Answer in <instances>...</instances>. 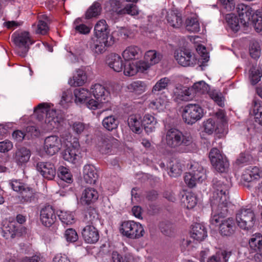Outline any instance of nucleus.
Wrapping results in <instances>:
<instances>
[{"label":"nucleus","instance_id":"nucleus-1","mask_svg":"<svg viewBox=\"0 0 262 262\" xmlns=\"http://www.w3.org/2000/svg\"><path fill=\"white\" fill-rule=\"evenodd\" d=\"M212 186L213 190L210 202L212 208L211 222L214 224L219 222L220 219L228 213L229 190L231 185L227 180L224 182L214 178L212 181Z\"/></svg>","mask_w":262,"mask_h":262},{"label":"nucleus","instance_id":"nucleus-2","mask_svg":"<svg viewBox=\"0 0 262 262\" xmlns=\"http://www.w3.org/2000/svg\"><path fill=\"white\" fill-rule=\"evenodd\" d=\"M94 38H92L93 43L90 47L93 52L99 54L104 53L106 48L113 46L115 42V38L110 34V29L106 21L101 19L97 21L94 27Z\"/></svg>","mask_w":262,"mask_h":262},{"label":"nucleus","instance_id":"nucleus-3","mask_svg":"<svg viewBox=\"0 0 262 262\" xmlns=\"http://www.w3.org/2000/svg\"><path fill=\"white\" fill-rule=\"evenodd\" d=\"M187 166L191 170L186 172L184 177V182L188 187L193 188L196 182H202L206 179V170L198 162H190L187 163Z\"/></svg>","mask_w":262,"mask_h":262},{"label":"nucleus","instance_id":"nucleus-4","mask_svg":"<svg viewBox=\"0 0 262 262\" xmlns=\"http://www.w3.org/2000/svg\"><path fill=\"white\" fill-rule=\"evenodd\" d=\"M120 233L130 239H138L143 236L145 231L142 225L134 221H124L119 227Z\"/></svg>","mask_w":262,"mask_h":262},{"label":"nucleus","instance_id":"nucleus-5","mask_svg":"<svg viewBox=\"0 0 262 262\" xmlns=\"http://www.w3.org/2000/svg\"><path fill=\"white\" fill-rule=\"evenodd\" d=\"M97 146L101 154L113 155L119 146V141L112 136L100 133L97 136Z\"/></svg>","mask_w":262,"mask_h":262},{"label":"nucleus","instance_id":"nucleus-6","mask_svg":"<svg viewBox=\"0 0 262 262\" xmlns=\"http://www.w3.org/2000/svg\"><path fill=\"white\" fill-rule=\"evenodd\" d=\"M236 221L242 229L249 230L253 227L256 221L255 215L251 208H242L236 214Z\"/></svg>","mask_w":262,"mask_h":262},{"label":"nucleus","instance_id":"nucleus-7","mask_svg":"<svg viewBox=\"0 0 262 262\" xmlns=\"http://www.w3.org/2000/svg\"><path fill=\"white\" fill-rule=\"evenodd\" d=\"M204 115V110L199 105L188 104L184 107L182 116L186 123L192 125L200 120Z\"/></svg>","mask_w":262,"mask_h":262},{"label":"nucleus","instance_id":"nucleus-8","mask_svg":"<svg viewBox=\"0 0 262 262\" xmlns=\"http://www.w3.org/2000/svg\"><path fill=\"white\" fill-rule=\"evenodd\" d=\"M211 163L215 170L221 173L226 172L229 168V162L226 156L217 148H213L209 154Z\"/></svg>","mask_w":262,"mask_h":262},{"label":"nucleus","instance_id":"nucleus-9","mask_svg":"<svg viewBox=\"0 0 262 262\" xmlns=\"http://www.w3.org/2000/svg\"><path fill=\"white\" fill-rule=\"evenodd\" d=\"M28 229L23 225L15 223L14 221H9L3 226V236L6 238H11L25 236L28 233Z\"/></svg>","mask_w":262,"mask_h":262},{"label":"nucleus","instance_id":"nucleus-10","mask_svg":"<svg viewBox=\"0 0 262 262\" xmlns=\"http://www.w3.org/2000/svg\"><path fill=\"white\" fill-rule=\"evenodd\" d=\"M11 39L14 43L19 48H24V49L19 54V56L24 57L28 52L30 47L27 44L29 42L30 45H32L34 41L32 40L28 31H23L20 33H14L11 36Z\"/></svg>","mask_w":262,"mask_h":262},{"label":"nucleus","instance_id":"nucleus-11","mask_svg":"<svg viewBox=\"0 0 262 262\" xmlns=\"http://www.w3.org/2000/svg\"><path fill=\"white\" fill-rule=\"evenodd\" d=\"M227 213L224 216L220 219V221L216 223H212L211 222L212 216L210 219V222L211 224L216 225L218 223L219 225V233L222 236L225 237L231 236L235 232L236 226L235 225V221L232 217H228L224 219Z\"/></svg>","mask_w":262,"mask_h":262},{"label":"nucleus","instance_id":"nucleus-12","mask_svg":"<svg viewBox=\"0 0 262 262\" xmlns=\"http://www.w3.org/2000/svg\"><path fill=\"white\" fill-rule=\"evenodd\" d=\"M151 66L147 62L143 60H135L129 62L126 65V69L124 71V74L127 76H133L138 73L146 74L148 73Z\"/></svg>","mask_w":262,"mask_h":262},{"label":"nucleus","instance_id":"nucleus-13","mask_svg":"<svg viewBox=\"0 0 262 262\" xmlns=\"http://www.w3.org/2000/svg\"><path fill=\"white\" fill-rule=\"evenodd\" d=\"M35 168L39 173L49 181L54 179L56 175V168L54 163L51 162L37 161L35 162Z\"/></svg>","mask_w":262,"mask_h":262},{"label":"nucleus","instance_id":"nucleus-14","mask_svg":"<svg viewBox=\"0 0 262 262\" xmlns=\"http://www.w3.org/2000/svg\"><path fill=\"white\" fill-rule=\"evenodd\" d=\"M80 147L77 139H75L72 143L67 144L61 153L62 157L66 161L75 163L77 160V157L80 153Z\"/></svg>","mask_w":262,"mask_h":262},{"label":"nucleus","instance_id":"nucleus-15","mask_svg":"<svg viewBox=\"0 0 262 262\" xmlns=\"http://www.w3.org/2000/svg\"><path fill=\"white\" fill-rule=\"evenodd\" d=\"M181 66H193L195 64L196 58L190 49L191 44L181 38Z\"/></svg>","mask_w":262,"mask_h":262},{"label":"nucleus","instance_id":"nucleus-16","mask_svg":"<svg viewBox=\"0 0 262 262\" xmlns=\"http://www.w3.org/2000/svg\"><path fill=\"white\" fill-rule=\"evenodd\" d=\"M167 130L165 136L166 145L171 148L180 146V130L175 126H165Z\"/></svg>","mask_w":262,"mask_h":262},{"label":"nucleus","instance_id":"nucleus-17","mask_svg":"<svg viewBox=\"0 0 262 262\" xmlns=\"http://www.w3.org/2000/svg\"><path fill=\"white\" fill-rule=\"evenodd\" d=\"M250 250L255 253L254 259L256 262H262V235L256 233L252 235L249 240Z\"/></svg>","mask_w":262,"mask_h":262},{"label":"nucleus","instance_id":"nucleus-18","mask_svg":"<svg viewBox=\"0 0 262 262\" xmlns=\"http://www.w3.org/2000/svg\"><path fill=\"white\" fill-rule=\"evenodd\" d=\"M44 150L49 156H53L62 147L61 140L57 136L53 135L46 138L44 142Z\"/></svg>","mask_w":262,"mask_h":262},{"label":"nucleus","instance_id":"nucleus-19","mask_svg":"<svg viewBox=\"0 0 262 262\" xmlns=\"http://www.w3.org/2000/svg\"><path fill=\"white\" fill-rule=\"evenodd\" d=\"M56 213L51 205H48L40 211V220L42 224L47 227H51L56 221Z\"/></svg>","mask_w":262,"mask_h":262},{"label":"nucleus","instance_id":"nucleus-20","mask_svg":"<svg viewBox=\"0 0 262 262\" xmlns=\"http://www.w3.org/2000/svg\"><path fill=\"white\" fill-rule=\"evenodd\" d=\"M106 64L114 71L120 72L126 69V61H123L121 57L118 54L112 53L106 56Z\"/></svg>","mask_w":262,"mask_h":262},{"label":"nucleus","instance_id":"nucleus-21","mask_svg":"<svg viewBox=\"0 0 262 262\" xmlns=\"http://www.w3.org/2000/svg\"><path fill=\"white\" fill-rule=\"evenodd\" d=\"M236 10L238 14L241 24L244 27H247L250 23L254 10L248 5L244 4H238L236 7Z\"/></svg>","mask_w":262,"mask_h":262},{"label":"nucleus","instance_id":"nucleus-22","mask_svg":"<svg viewBox=\"0 0 262 262\" xmlns=\"http://www.w3.org/2000/svg\"><path fill=\"white\" fill-rule=\"evenodd\" d=\"M82 237L88 244H95L99 239V232L93 225H86L81 231Z\"/></svg>","mask_w":262,"mask_h":262},{"label":"nucleus","instance_id":"nucleus-23","mask_svg":"<svg viewBox=\"0 0 262 262\" xmlns=\"http://www.w3.org/2000/svg\"><path fill=\"white\" fill-rule=\"evenodd\" d=\"M190 235L194 239L203 241L207 236V229L202 223H194L191 226Z\"/></svg>","mask_w":262,"mask_h":262},{"label":"nucleus","instance_id":"nucleus-24","mask_svg":"<svg viewBox=\"0 0 262 262\" xmlns=\"http://www.w3.org/2000/svg\"><path fill=\"white\" fill-rule=\"evenodd\" d=\"M142 55L141 49L137 46L128 47L122 53L123 58L126 61V64L133 60L139 59Z\"/></svg>","mask_w":262,"mask_h":262},{"label":"nucleus","instance_id":"nucleus-25","mask_svg":"<svg viewBox=\"0 0 262 262\" xmlns=\"http://www.w3.org/2000/svg\"><path fill=\"white\" fill-rule=\"evenodd\" d=\"M18 196L23 203L35 202L38 199V192L28 184Z\"/></svg>","mask_w":262,"mask_h":262},{"label":"nucleus","instance_id":"nucleus-26","mask_svg":"<svg viewBox=\"0 0 262 262\" xmlns=\"http://www.w3.org/2000/svg\"><path fill=\"white\" fill-rule=\"evenodd\" d=\"M98 197V192L95 189L86 188L82 193L80 201L83 205H90L96 202Z\"/></svg>","mask_w":262,"mask_h":262},{"label":"nucleus","instance_id":"nucleus-27","mask_svg":"<svg viewBox=\"0 0 262 262\" xmlns=\"http://www.w3.org/2000/svg\"><path fill=\"white\" fill-rule=\"evenodd\" d=\"M196 149V144L190 134L181 133V152H193Z\"/></svg>","mask_w":262,"mask_h":262},{"label":"nucleus","instance_id":"nucleus-28","mask_svg":"<svg viewBox=\"0 0 262 262\" xmlns=\"http://www.w3.org/2000/svg\"><path fill=\"white\" fill-rule=\"evenodd\" d=\"M83 177L85 183L94 184L98 180L99 175L95 167L88 164L83 167Z\"/></svg>","mask_w":262,"mask_h":262},{"label":"nucleus","instance_id":"nucleus-29","mask_svg":"<svg viewBox=\"0 0 262 262\" xmlns=\"http://www.w3.org/2000/svg\"><path fill=\"white\" fill-rule=\"evenodd\" d=\"M92 93L94 98L101 103L108 101L107 97L110 93L105 87L101 84L97 83L92 88Z\"/></svg>","mask_w":262,"mask_h":262},{"label":"nucleus","instance_id":"nucleus-30","mask_svg":"<svg viewBox=\"0 0 262 262\" xmlns=\"http://www.w3.org/2000/svg\"><path fill=\"white\" fill-rule=\"evenodd\" d=\"M31 156V151L25 147L18 148L13 156L14 160L18 165L21 166L28 162Z\"/></svg>","mask_w":262,"mask_h":262},{"label":"nucleus","instance_id":"nucleus-31","mask_svg":"<svg viewBox=\"0 0 262 262\" xmlns=\"http://www.w3.org/2000/svg\"><path fill=\"white\" fill-rule=\"evenodd\" d=\"M142 117L140 114L130 115L128 119V125L133 132L141 134L143 131Z\"/></svg>","mask_w":262,"mask_h":262},{"label":"nucleus","instance_id":"nucleus-32","mask_svg":"<svg viewBox=\"0 0 262 262\" xmlns=\"http://www.w3.org/2000/svg\"><path fill=\"white\" fill-rule=\"evenodd\" d=\"M142 127L147 134L153 132L155 129L157 123L156 119L152 115L147 114L142 117Z\"/></svg>","mask_w":262,"mask_h":262},{"label":"nucleus","instance_id":"nucleus-33","mask_svg":"<svg viewBox=\"0 0 262 262\" xmlns=\"http://www.w3.org/2000/svg\"><path fill=\"white\" fill-rule=\"evenodd\" d=\"M119 123V120L117 116L111 115L103 119L102 124L106 130L112 132L117 129Z\"/></svg>","mask_w":262,"mask_h":262},{"label":"nucleus","instance_id":"nucleus-34","mask_svg":"<svg viewBox=\"0 0 262 262\" xmlns=\"http://www.w3.org/2000/svg\"><path fill=\"white\" fill-rule=\"evenodd\" d=\"M56 214L64 226L72 225L76 221L75 213L73 212L59 210L56 212Z\"/></svg>","mask_w":262,"mask_h":262},{"label":"nucleus","instance_id":"nucleus-35","mask_svg":"<svg viewBox=\"0 0 262 262\" xmlns=\"http://www.w3.org/2000/svg\"><path fill=\"white\" fill-rule=\"evenodd\" d=\"M162 58V54L155 50H150L146 51L144 56L145 61L147 62L151 67L158 63Z\"/></svg>","mask_w":262,"mask_h":262},{"label":"nucleus","instance_id":"nucleus-36","mask_svg":"<svg viewBox=\"0 0 262 262\" xmlns=\"http://www.w3.org/2000/svg\"><path fill=\"white\" fill-rule=\"evenodd\" d=\"M159 227L161 232L166 236L172 237L176 234V226L170 221H164L160 222Z\"/></svg>","mask_w":262,"mask_h":262},{"label":"nucleus","instance_id":"nucleus-37","mask_svg":"<svg viewBox=\"0 0 262 262\" xmlns=\"http://www.w3.org/2000/svg\"><path fill=\"white\" fill-rule=\"evenodd\" d=\"M87 75L85 71L78 69L76 71V74L73 76V79H71L69 83L74 86L83 85L86 81Z\"/></svg>","mask_w":262,"mask_h":262},{"label":"nucleus","instance_id":"nucleus-38","mask_svg":"<svg viewBox=\"0 0 262 262\" xmlns=\"http://www.w3.org/2000/svg\"><path fill=\"white\" fill-rule=\"evenodd\" d=\"M101 5L98 2H95L85 12V18L90 19L94 17H97L101 14Z\"/></svg>","mask_w":262,"mask_h":262},{"label":"nucleus","instance_id":"nucleus-39","mask_svg":"<svg viewBox=\"0 0 262 262\" xmlns=\"http://www.w3.org/2000/svg\"><path fill=\"white\" fill-rule=\"evenodd\" d=\"M57 177L61 180L68 184H71L73 182V177L70 170L63 166H60L56 170Z\"/></svg>","mask_w":262,"mask_h":262},{"label":"nucleus","instance_id":"nucleus-40","mask_svg":"<svg viewBox=\"0 0 262 262\" xmlns=\"http://www.w3.org/2000/svg\"><path fill=\"white\" fill-rule=\"evenodd\" d=\"M146 87L147 85L145 81L139 80L133 81L127 86L130 92L137 95L144 93L146 91Z\"/></svg>","mask_w":262,"mask_h":262},{"label":"nucleus","instance_id":"nucleus-41","mask_svg":"<svg viewBox=\"0 0 262 262\" xmlns=\"http://www.w3.org/2000/svg\"><path fill=\"white\" fill-rule=\"evenodd\" d=\"M197 203L196 198L191 193L181 194V206L188 209L193 208Z\"/></svg>","mask_w":262,"mask_h":262},{"label":"nucleus","instance_id":"nucleus-42","mask_svg":"<svg viewBox=\"0 0 262 262\" xmlns=\"http://www.w3.org/2000/svg\"><path fill=\"white\" fill-rule=\"evenodd\" d=\"M186 29L189 32L197 33L200 30V24L198 18L195 17H189L185 21Z\"/></svg>","mask_w":262,"mask_h":262},{"label":"nucleus","instance_id":"nucleus-43","mask_svg":"<svg viewBox=\"0 0 262 262\" xmlns=\"http://www.w3.org/2000/svg\"><path fill=\"white\" fill-rule=\"evenodd\" d=\"M231 251L224 250L221 252H217L215 255L210 257L207 262H227L231 255Z\"/></svg>","mask_w":262,"mask_h":262},{"label":"nucleus","instance_id":"nucleus-44","mask_svg":"<svg viewBox=\"0 0 262 262\" xmlns=\"http://www.w3.org/2000/svg\"><path fill=\"white\" fill-rule=\"evenodd\" d=\"M133 256L129 253H125L123 255L117 251L112 253V260L113 262H133Z\"/></svg>","mask_w":262,"mask_h":262},{"label":"nucleus","instance_id":"nucleus-45","mask_svg":"<svg viewBox=\"0 0 262 262\" xmlns=\"http://www.w3.org/2000/svg\"><path fill=\"white\" fill-rule=\"evenodd\" d=\"M226 20L228 26L233 32H236L239 30L240 28L239 17H237L232 13L227 14L226 15Z\"/></svg>","mask_w":262,"mask_h":262},{"label":"nucleus","instance_id":"nucleus-46","mask_svg":"<svg viewBox=\"0 0 262 262\" xmlns=\"http://www.w3.org/2000/svg\"><path fill=\"white\" fill-rule=\"evenodd\" d=\"M249 25H253L257 32L261 31L262 30V13L257 11L253 13L250 18Z\"/></svg>","mask_w":262,"mask_h":262},{"label":"nucleus","instance_id":"nucleus-47","mask_svg":"<svg viewBox=\"0 0 262 262\" xmlns=\"http://www.w3.org/2000/svg\"><path fill=\"white\" fill-rule=\"evenodd\" d=\"M203 127L204 132L208 135L212 134L214 132L217 134L220 133L215 122L212 118H209L206 121H204Z\"/></svg>","mask_w":262,"mask_h":262},{"label":"nucleus","instance_id":"nucleus-48","mask_svg":"<svg viewBox=\"0 0 262 262\" xmlns=\"http://www.w3.org/2000/svg\"><path fill=\"white\" fill-rule=\"evenodd\" d=\"M260 101L254 98L252 101L253 113L255 116V121L260 125H262V112H259L261 107Z\"/></svg>","mask_w":262,"mask_h":262},{"label":"nucleus","instance_id":"nucleus-49","mask_svg":"<svg viewBox=\"0 0 262 262\" xmlns=\"http://www.w3.org/2000/svg\"><path fill=\"white\" fill-rule=\"evenodd\" d=\"M166 18L168 23L172 27L179 28L180 27V16H178V13H174L171 11L170 12H167Z\"/></svg>","mask_w":262,"mask_h":262},{"label":"nucleus","instance_id":"nucleus-50","mask_svg":"<svg viewBox=\"0 0 262 262\" xmlns=\"http://www.w3.org/2000/svg\"><path fill=\"white\" fill-rule=\"evenodd\" d=\"M139 12L137 6L134 4H128L119 11V15L129 14L131 16H135L138 15Z\"/></svg>","mask_w":262,"mask_h":262},{"label":"nucleus","instance_id":"nucleus-51","mask_svg":"<svg viewBox=\"0 0 262 262\" xmlns=\"http://www.w3.org/2000/svg\"><path fill=\"white\" fill-rule=\"evenodd\" d=\"M170 80L167 77H164L159 80L153 86L151 92L154 94H159L157 92H159L161 91L166 89L169 83Z\"/></svg>","mask_w":262,"mask_h":262},{"label":"nucleus","instance_id":"nucleus-52","mask_svg":"<svg viewBox=\"0 0 262 262\" xmlns=\"http://www.w3.org/2000/svg\"><path fill=\"white\" fill-rule=\"evenodd\" d=\"M249 53L251 57L255 59H258L260 55V48L259 43L255 40H251L249 44Z\"/></svg>","mask_w":262,"mask_h":262},{"label":"nucleus","instance_id":"nucleus-53","mask_svg":"<svg viewBox=\"0 0 262 262\" xmlns=\"http://www.w3.org/2000/svg\"><path fill=\"white\" fill-rule=\"evenodd\" d=\"M121 2L119 0H109L106 2L107 11L112 13H116L119 15V11L121 7Z\"/></svg>","mask_w":262,"mask_h":262},{"label":"nucleus","instance_id":"nucleus-54","mask_svg":"<svg viewBox=\"0 0 262 262\" xmlns=\"http://www.w3.org/2000/svg\"><path fill=\"white\" fill-rule=\"evenodd\" d=\"M73 133L78 136L85 133L87 129L86 124L80 121H75L70 125Z\"/></svg>","mask_w":262,"mask_h":262},{"label":"nucleus","instance_id":"nucleus-55","mask_svg":"<svg viewBox=\"0 0 262 262\" xmlns=\"http://www.w3.org/2000/svg\"><path fill=\"white\" fill-rule=\"evenodd\" d=\"M9 185L13 191L20 194L21 191L25 188L27 183L23 182L21 180L13 179L10 181Z\"/></svg>","mask_w":262,"mask_h":262},{"label":"nucleus","instance_id":"nucleus-56","mask_svg":"<svg viewBox=\"0 0 262 262\" xmlns=\"http://www.w3.org/2000/svg\"><path fill=\"white\" fill-rule=\"evenodd\" d=\"M89 92L84 89H76L74 91V95L75 97V101H78L81 104H84L86 100Z\"/></svg>","mask_w":262,"mask_h":262},{"label":"nucleus","instance_id":"nucleus-57","mask_svg":"<svg viewBox=\"0 0 262 262\" xmlns=\"http://www.w3.org/2000/svg\"><path fill=\"white\" fill-rule=\"evenodd\" d=\"M209 97L220 106H224V98L222 94L216 90H212L209 92Z\"/></svg>","mask_w":262,"mask_h":262},{"label":"nucleus","instance_id":"nucleus-58","mask_svg":"<svg viewBox=\"0 0 262 262\" xmlns=\"http://www.w3.org/2000/svg\"><path fill=\"white\" fill-rule=\"evenodd\" d=\"M261 77L262 70L260 68H253L250 70V79L251 84H256L260 81Z\"/></svg>","mask_w":262,"mask_h":262},{"label":"nucleus","instance_id":"nucleus-59","mask_svg":"<svg viewBox=\"0 0 262 262\" xmlns=\"http://www.w3.org/2000/svg\"><path fill=\"white\" fill-rule=\"evenodd\" d=\"M195 93L204 94L209 93V86L204 81L195 82L193 85Z\"/></svg>","mask_w":262,"mask_h":262},{"label":"nucleus","instance_id":"nucleus-60","mask_svg":"<svg viewBox=\"0 0 262 262\" xmlns=\"http://www.w3.org/2000/svg\"><path fill=\"white\" fill-rule=\"evenodd\" d=\"M68 242L74 243L78 239V235L76 231L73 228L67 229L64 234Z\"/></svg>","mask_w":262,"mask_h":262},{"label":"nucleus","instance_id":"nucleus-61","mask_svg":"<svg viewBox=\"0 0 262 262\" xmlns=\"http://www.w3.org/2000/svg\"><path fill=\"white\" fill-rule=\"evenodd\" d=\"M27 138L38 137L40 135V130L35 126H28L26 128Z\"/></svg>","mask_w":262,"mask_h":262},{"label":"nucleus","instance_id":"nucleus-62","mask_svg":"<svg viewBox=\"0 0 262 262\" xmlns=\"http://www.w3.org/2000/svg\"><path fill=\"white\" fill-rule=\"evenodd\" d=\"M49 30V27L47 22L42 20H39L36 31V33L45 35L48 33Z\"/></svg>","mask_w":262,"mask_h":262},{"label":"nucleus","instance_id":"nucleus-63","mask_svg":"<svg viewBox=\"0 0 262 262\" xmlns=\"http://www.w3.org/2000/svg\"><path fill=\"white\" fill-rule=\"evenodd\" d=\"M251 156L248 154L241 153L236 160V164L239 166L248 163L250 160Z\"/></svg>","mask_w":262,"mask_h":262},{"label":"nucleus","instance_id":"nucleus-64","mask_svg":"<svg viewBox=\"0 0 262 262\" xmlns=\"http://www.w3.org/2000/svg\"><path fill=\"white\" fill-rule=\"evenodd\" d=\"M99 103H101L97 99H94L89 96L87 97L86 100H85V102L84 103L88 108L92 110L98 108Z\"/></svg>","mask_w":262,"mask_h":262}]
</instances>
